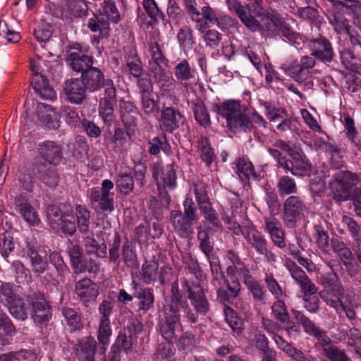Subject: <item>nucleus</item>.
I'll use <instances>...</instances> for the list:
<instances>
[{
	"mask_svg": "<svg viewBox=\"0 0 361 361\" xmlns=\"http://www.w3.org/2000/svg\"><path fill=\"white\" fill-rule=\"evenodd\" d=\"M235 164L237 173L242 181L259 180V176L255 172L253 164L248 159L240 157L235 161Z\"/></svg>",
	"mask_w": 361,
	"mask_h": 361,
	"instance_id": "58836bf2",
	"label": "nucleus"
},
{
	"mask_svg": "<svg viewBox=\"0 0 361 361\" xmlns=\"http://www.w3.org/2000/svg\"><path fill=\"white\" fill-rule=\"evenodd\" d=\"M276 189L280 197L293 195L298 192L295 179L288 175H282L278 178Z\"/></svg>",
	"mask_w": 361,
	"mask_h": 361,
	"instance_id": "c03bdc74",
	"label": "nucleus"
},
{
	"mask_svg": "<svg viewBox=\"0 0 361 361\" xmlns=\"http://www.w3.org/2000/svg\"><path fill=\"white\" fill-rule=\"evenodd\" d=\"M0 297L6 302L9 312L13 316L25 313L23 312L24 301L14 293L11 283H3L0 286Z\"/></svg>",
	"mask_w": 361,
	"mask_h": 361,
	"instance_id": "b1692460",
	"label": "nucleus"
},
{
	"mask_svg": "<svg viewBox=\"0 0 361 361\" xmlns=\"http://www.w3.org/2000/svg\"><path fill=\"white\" fill-rule=\"evenodd\" d=\"M47 219L53 229H59L64 214L60 207L56 204H49L47 207Z\"/></svg>",
	"mask_w": 361,
	"mask_h": 361,
	"instance_id": "4d7b16f0",
	"label": "nucleus"
},
{
	"mask_svg": "<svg viewBox=\"0 0 361 361\" xmlns=\"http://www.w3.org/2000/svg\"><path fill=\"white\" fill-rule=\"evenodd\" d=\"M121 260L127 268L135 269L138 267L135 242L126 239L121 248Z\"/></svg>",
	"mask_w": 361,
	"mask_h": 361,
	"instance_id": "e433bc0d",
	"label": "nucleus"
},
{
	"mask_svg": "<svg viewBox=\"0 0 361 361\" xmlns=\"http://www.w3.org/2000/svg\"><path fill=\"white\" fill-rule=\"evenodd\" d=\"M176 168L178 166L174 161L171 164H166L164 168H161L160 164H154L152 166V173L153 178L158 181V176L161 171V180L163 185L169 188V189H174L176 185ZM157 186H159V183L157 182Z\"/></svg>",
	"mask_w": 361,
	"mask_h": 361,
	"instance_id": "5701e85b",
	"label": "nucleus"
},
{
	"mask_svg": "<svg viewBox=\"0 0 361 361\" xmlns=\"http://www.w3.org/2000/svg\"><path fill=\"white\" fill-rule=\"evenodd\" d=\"M182 286L188 293V298L196 312L201 314L207 313L209 305L202 286L197 282L185 279L182 282Z\"/></svg>",
	"mask_w": 361,
	"mask_h": 361,
	"instance_id": "f8f14e48",
	"label": "nucleus"
},
{
	"mask_svg": "<svg viewBox=\"0 0 361 361\" xmlns=\"http://www.w3.org/2000/svg\"><path fill=\"white\" fill-rule=\"evenodd\" d=\"M87 27L93 32H99V37H108L109 36V22L103 15H94L88 20Z\"/></svg>",
	"mask_w": 361,
	"mask_h": 361,
	"instance_id": "79ce46f5",
	"label": "nucleus"
},
{
	"mask_svg": "<svg viewBox=\"0 0 361 361\" xmlns=\"http://www.w3.org/2000/svg\"><path fill=\"white\" fill-rule=\"evenodd\" d=\"M267 152L276 161V166L281 168L285 172H290L293 176L302 178L310 176L312 172V163L303 150L298 147L290 157L287 158L281 151L269 147Z\"/></svg>",
	"mask_w": 361,
	"mask_h": 361,
	"instance_id": "f03ea898",
	"label": "nucleus"
},
{
	"mask_svg": "<svg viewBox=\"0 0 361 361\" xmlns=\"http://www.w3.org/2000/svg\"><path fill=\"white\" fill-rule=\"evenodd\" d=\"M257 305H265L269 298L265 288L254 276L243 282Z\"/></svg>",
	"mask_w": 361,
	"mask_h": 361,
	"instance_id": "c9c22d12",
	"label": "nucleus"
},
{
	"mask_svg": "<svg viewBox=\"0 0 361 361\" xmlns=\"http://www.w3.org/2000/svg\"><path fill=\"white\" fill-rule=\"evenodd\" d=\"M177 39L183 49H191L195 44L192 30L187 25H184L179 29L177 33Z\"/></svg>",
	"mask_w": 361,
	"mask_h": 361,
	"instance_id": "bf43d9fd",
	"label": "nucleus"
},
{
	"mask_svg": "<svg viewBox=\"0 0 361 361\" xmlns=\"http://www.w3.org/2000/svg\"><path fill=\"white\" fill-rule=\"evenodd\" d=\"M132 289L134 290V297L139 299V310L146 312L154 307V296L152 290L140 286L135 280L132 281Z\"/></svg>",
	"mask_w": 361,
	"mask_h": 361,
	"instance_id": "c756f323",
	"label": "nucleus"
},
{
	"mask_svg": "<svg viewBox=\"0 0 361 361\" xmlns=\"http://www.w3.org/2000/svg\"><path fill=\"white\" fill-rule=\"evenodd\" d=\"M249 247L259 255H262L269 262L276 260V255L269 248V243L265 235L251 224L244 238Z\"/></svg>",
	"mask_w": 361,
	"mask_h": 361,
	"instance_id": "6e6552de",
	"label": "nucleus"
},
{
	"mask_svg": "<svg viewBox=\"0 0 361 361\" xmlns=\"http://www.w3.org/2000/svg\"><path fill=\"white\" fill-rule=\"evenodd\" d=\"M65 5L69 13L75 17L87 16V4L85 0H66Z\"/></svg>",
	"mask_w": 361,
	"mask_h": 361,
	"instance_id": "13d9d810",
	"label": "nucleus"
},
{
	"mask_svg": "<svg viewBox=\"0 0 361 361\" xmlns=\"http://www.w3.org/2000/svg\"><path fill=\"white\" fill-rule=\"evenodd\" d=\"M34 171L39 179L47 186L54 188L58 185L59 176L55 169L41 164L36 165Z\"/></svg>",
	"mask_w": 361,
	"mask_h": 361,
	"instance_id": "ea45409f",
	"label": "nucleus"
},
{
	"mask_svg": "<svg viewBox=\"0 0 361 361\" xmlns=\"http://www.w3.org/2000/svg\"><path fill=\"white\" fill-rule=\"evenodd\" d=\"M116 186L121 193L129 195L134 188L133 177L130 173L120 172L116 180Z\"/></svg>",
	"mask_w": 361,
	"mask_h": 361,
	"instance_id": "864d4df0",
	"label": "nucleus"
},
{
	"mask_svg": "<svg viewBox=\"0 0 361 361\" xmlns=\"http://www.w3.org/2000/svg\"><path fill=\"white\" fill-rule=\"evenodd\" d=\"M342 123L346 130L345 135L351 144L361 152V135H359L353 118L349 114H344Z\"/></svg>",
	"mask_w": 361,
	"mask_h": 361,
	"instance_id": "a19ab883",
	"label": "nucleus"
},
{
	"mask_svg": "<svg viewBox=\"0 0 361 361\" xmlns=\"http://www.w3.org/2000/svg\"><path fill=\"white\" fill-rule=\"evenodd\" d=\"M159 270V262L154 259L145 260L142 265V279L146 284L156 281Z\"/></svg>",
	"mask_w": 361,
	"mask_h": 361,
	"instance_id": "49530a36",
	"label": "nucleus"
},
{
	"mask_svg": "<svg viewBox=\"0 0 361 361\" xmlns=\"http://www.w3.org/2000/svg\"><path fill=\"white\" fill-rule=\"evenodd\" d=\"M285 267L289 271L291 277L300 286L303 295L317 293L318 289L314 283L312 282L306 273L295 262L287 260Z\"/></svg>",
	"mask_w": 361,
	"mask_h": 361,
	"instance_id": "a211bd4d",
	"label": "nucleus"
},
{
	"mask_svg": "<svg viewBox=\"0 0 361 361\" xmlns=\"http://www.w3.org/2000/svg\"><path fill=\"white\" fill-rule=\"evenodd\" d=\"M358 181V176L350 171L345 172L341 178H335L330 183L329 186L334 199L337 202L348 200L351 194V188Z\"/></svg>",
	"mask_w": 361,
	"mask_h": 361,
	"instance_id": "9d476101",
	"label": "nucleus"
},
{
	"mask_svg": "<svg viewBox=\"0 0 361 361\" xmlns=\"http://www.w3.org/2000/svg\"><path fill=\"white\" fill-rule=\"evenodd\" d=\"M84 87L80 78H71L65 80L63 91L69 102L79 105L82 104L87 98V90Z\"/></svg>",
	"mask_w": 361,
	"mask_h": 361,
	"instance_id": "4be33fe9",
	"label": "nucleus"
},
{
	"mask_svg": "<svg viewBox=\"0 0 361 361\" xmlns=\"http://www.w3.org/2000/svg\"><path fill=\"white\" fill-rule=\"evenodd\" d=\"M37 149L41 157L50 164L57 165L63 158L61 147L54 141L39 143Z\"/></svg>",
	"mask_w": 361,
	"mask_h": 361,
	"instance_id": "bb28decb",
	"label": "nucleus"
},
{
	"mask_svg": "<svg viewBox=\"0 0 361 361\" xmlns=\"http://www.w3.org/2000/svg\"><path fill=\"white\" fill-rule=\"evenodd\" d=\"M159 326L161 336L169 342L176 340V331L180 329L178 317H161Z\"/></svg>",
	"mask_w": 361,
	"mask_h": 361,
	"instance_id": "f704fd0d",
	"label": "nucleus"
},
{
	"mask_svg": "<svg viewBox=\"0 0 361 361\" xmlns=\"http://www.w3.org/2000/svg\"><path fill=\"white\" fill-rule=\"evenodd\" d=\"M75 293L83 302L94 300L99 295L96 284L88 278H84L75 283Z\"/></svg>",
	"mask_w": 361,
	"mask_h": 361,
	"instance_id": "7c9ffc66",
	"label": "nucleus"
},
{
	"mask_svg": "<svg viewBox=\"0 0 361 361\" xmlns=\"http://www.w3.org/2000/svg\"><path fill=\"white\" fill-rule=\"evenodd\" d=\"M119 114L121 122L128 130L137 126L140 112L133 102L123 99L119 101Z\"/></svg>",
	"mask_w": 361,
	"mask_h": 361,
	"instance_id": "393cba45",
	"label": "nucleus"
},
{
	"mask_svg": "<svg viewBox=\"0 0 361 361\" xmlns=\"http://www.w3.org/2000/svg\"><path fill=\"white\" fill-rule=\"evenodd\" d=\"M307 207L302 197L297 195L289 196L283 202L282 219L287 228H293L304 216Z\"/></svg>",
	"mask_w": 361,
	"mask_h": 361,
	"instance_id": "0eeeda50",
	"label": "nucleus"
},
{
	"mask_svg": "<svg viewBox=\"0 0 361 361\" xmlns=\"http://www.w3.org/2000/svg\"><path fill=\"white\" fill-rule=\"evenodd\" d=\"M185 116L179 110L173 107H163L159 118V126L162 131L173 133L183 125Z\"/></svg>",
	"mask_w": 361,
	"mask_h": 361,
	"instance_id": "6ab92c4d",
	"label": "nucleus"
},
{
	"mask_svg": "<svg viewBox=\"0 0 361 361\" xmlns=\"http://www.w3.org/2000/svg\"><path fill=\"white\" fill-rule=\"evenodd\" d=\"M75 216L77 226L79 231L85 234L90 231L91 213L85 206L78 204L75 206Z\"/></svg>",
	"mask_w": 361,
	"mask_h": 361,
	"instance_id": "a18cd8bd",
	"label": "nucleus"
},
{
	"mask_svg": "<svg viewBox=\"0 0 361 361\" xmlns=\"http://www.w3.org/2000/svg\"><path fill=\"white\" fill-rule=\"evenodd\" d=\"M264 281L268 290L274 296L275 298L281 299L286 295L285 292L274 278L273 274L266 273Z\"/></svg>",
	"mask_w": 361,
	"mask_h": 361,
	"instance_id": "0e129e2a",
	"label": "nucleus"
},
{
	"mask_svg": "<svg viewBox=\"0 0 361 361\" xmlns=\"http://www.w3.org/2000/svg\"><path fill=\"white\" fill-rule=\"evenodd\" d=\"M322 345L326 356L329 361H348L349 357L344 350L338 349L336 346L330 345L329 338H323Z\"/></svg>",
	"mask_w": 361,
	"mask_h": 361,
	"instance_id": "8fccbe9b",
	"label": "nucleus"
},
{
	"mask_svg": "<svg viewBox=\"0 0 361 361\" xmlns=\"http://www.w3.org/2000/svg\"><path fill=\"white\" fill-rule=\"evenodd\" d=\"M102 15L114 24H117L121 20V13L115 0H104Z\"/></svg>",
	"mask_w": 361,
	"mask_h": 361,
	"instance_id": "603ef678",
	"label": "nucleus"
},
{
	"mask_svg": "<svg viewBox=\"0 0 361 361\" xmlns=\"http://www.w3.org/2000/svg\"><path fill=\"white\" fill-rule=\"evenodd\" d=\"M343 222L347 226L348 231L355 239L358 250L356 251L357 262L361 264V225H359L353 218L348 216L343 217Z\"/></svg>",
	"mask_w": 361,
	"mask_h": 361,
	"instance_id": "37998d69",
	"label": "nucleus"
},
{
	"mask_svg": "<svg viewBox=\"0 0 361 361\" xmlns=\"http://www.w3.org/2000/svg\"><path fill=\"white\" fill-rule=\"evenodd\" d=\"M212 109L226 121L227 127L233 132L251 131L253 127L250 116L242 110L240 101L227 99L222 103H214Z\"/></svg>",
	"mask_w": 361,
	"mask_h": 361,
	"instance_id": "f257e3e1",
	"label": "nucleus"
},
{
	"mask_svg": "<svg viewBox=\"0 0 361 361\" xmlns=\"http://www.w3.org/2000/svg\"><path fill=\"white\" fill-rule=\"evenodd\" d=\"M31 84L35 92L42 99L52 100L56 97V92L45 75L32 74Z\"/></svg>",
	"mask_w": 361,
	"mask_h": 361,
	"instance_id": "2f4dec72",
	"label": "nucleus"
},
{
	"mask_svg": "<svg viewBox=\"0 0 361 361\" xmlns=\"http://www.w3.org/2000/svg\"><path fill=\"white\" fill-rule=\"evenodd\" d=\"M149 144L148 152L151 155L159 154L161 149L165 153H168L170 150V145L164 137L162 138L155 137L149 141Z\"/></svg>",
	"mask_w": 361,
	"mask_h": 361,
	"instance_id": "69168bd1",
	"label": "nucleus"
},
{
	"mask_svg": "<svg viewBox=\"0 0 361 361\" xmlns=\"http://www.w3.org/2000/svg\"><path fill=\"white\" fill-rule=\"evenodd\" d=\"M166 13L169 20L175 24L180 23L183 18V13L176 0H169Z\"/></svg>",
	"mask_w": 361,
	"mask_h": 361,
	"instance_id": "338daca9",
	"label": "nucleus"
},
{
	"mask_svg": "<svg viewBox=\"0 0 361 361\" xmlns=\"http://www.w3.org/2000/svg\"><path fill=\"white\" fill-rule=\"evenodd\" d=\"M264 230L269 235L274 245L280 249L286 247V233L281 221L274 216L264 217Z\"/></svg>",
	"mask_w": 361,
	"mask_h": 361,
	"instance_id": "aec40b11",
	"label": "nucleus"
},
{
	"mask_svg": "<svg viewBox=\"0 0 361 361\" xmlns=\"http://www.w3.org/2000/svg\"><path fill=\"white\" fill-rule=\"evenodd\" d=\"M114 183L111 180L105 179L102 187H93L87 190L91 207L98 213H111L114 210V193L111 192Z\"/></svg>",
	"mask_w": 361,
	"mask_h": 361,
	"instance_id": "39448f33",
	"label": "nucleus"
},
{
	"mask_svg": "<svg viewBox=\"0 0 361 361\" xmlns=\"http://www.w3.org/2000/svg\"><path fill=\"white\" fill-rule=\"evenodd\" d=\"M308 46L311 55L324 63H330L334 58V51L331 42L324 36L319 35L309 40Z\"/></svg>",
	"mask_w": 361,
	"mask_h": 361,
	"instance_id": "f3484780",
	"label": "nucleus"
},
{
	"mask_svg": "<svg viewBox=\"0 0 361 361\" xmlns=\"http://www.w3.org/2000/svg\"><path fill=\"white\" fill-rule=\"evenodd\" d=\"M14 204L23 219L30 225L37 226L40 223L39 215L28 200L22 194L15 197Z\"/></svg>",
	"mask_w": 361,
	"mask_h": 361,
	"instance_id": "a878e982",
	"label": "nucleus"
},
{
	"mask_svg": "<svg viewBox=\"0 0 361 361\" xmlns=\"http://www.w3.org/2000/svg\"><path fill=\"white\" fill-rule=\"evenodd\" d=\"M97 343L92 337H87L75 346V357L79 361H94Z\"/></svg>",
	"mask_w": 361,
	"mask_h": 361,
	"instance_id": "72a5a7b5",
	"label": "nucleus"
},
{
	"mask_svg": "<svg viewBox=\"0 0 361 361\" xmlns=\"http://www.w3.org/2000/svg\"><path fill=\"white\" fill-rule=\"evenodd\" d=\"M111 334L112 330L109 317H102L98 329V341L103 345H108Z\"/></svg>",
	"mask_w": 361,
	"mask_h": 361,
	"instance_id": "680f3d73",
	"label": "nucleus"
},
{
	"mask_svg": "<svg viewBox=\"0 0 361 361\" xmlns=\"http://www.w3.org/2000/svg\"><path fill=\"white\" fill-rule=\"evenodd\" d=\"M329 22L337 34H346L351 29L347 18L339 12L334 13L329 18Z\"/></svg>",
	"mask_w": 361,
	"mask_h": 361,
	"instance_id": "6e6d98bb",
	"label": "nucleus"
},
{
	"mask_svg": "<svg viewBox=\"0 0 361 361\" xmlns=\"http://www.w3.org/2000/svg\"><path fill=\"white\" fill-rule=\"evenodd\" d=\"M173 74L176 82L184 88H188L195 80L196 71L186 59L181 60L174 66Z\"/></svg>",
	"mask_w": 361,
	"mask_h": 361,
	"instance_id": "c85d7f7f",
	"label": "nucleus"
},
{
	"mask_svg": "<svg viewBox=\"0 0 361 361\" xmlns=\"http://www.w3.org/2000/svg\"><path fill=\"white\" fill-rule=\"evenodd\" d=\"M71 266L76 274L85 273V271L90 274L97 273L99 269V267L94 259H88L83 255Z\"/></svg>",
	"mask_w": 361,
	"mask_h": 361,
	"instance_id": "de8ad7c7",
	"label": "nucleus"
},
{
	"mask_svg": "<svg viewBox=\"0 0 361 361\" xmlns=\"http://www.w3.org/2000/svg\"><path fill=\"white\" fill-rule=\"evenodd\" d=\"M142 5L145 13L138 16V20L142 27L153 28L160 20H165V14L155 0H143Z\"/></svg>",
	"mask_w": 361,
	"mask_h": 361,
	"instance_id": "2eb2a0df",
	"label": "nucleus"
},
{
	"mask_svg": "<svg viewBox=\"0 0 361 361\" xmlns=\"http://www.w3.org/2000/svg\"><path fill=\"white\" fill-rule=\"evenodd\" d=\"M160 42L161 39L159 34L150 33L146 43V48L150 57L149 70L158 82L166 80L167 73L162 66H167L169 63Z\"/></svg>",
	"mask_w": 361,
	"mask_h": 361,
	"instance_id": "20e7f679",
	"label": "nucleus"
},
{
	"mask_svg": "<svg viewBox=\"0 0 361 361\" xmlns=\"http://www.w3.org/2000/svg\"><path fill=\"white\" fill-rule=\"evenodd\" d=\"M188 305L186 301L177 300L171 299L166 301L164 305L163 311L166 316H178L182 310L183 314H185L188 312Z\"/></svg>",
	"mask_w": 361,
	"mask_h": 361,
	"instance_id": "5fc2aeb1",
	"label": "nucleus"
},
{
	"mask_svg": "<svg viewBox=\"0 0 361 361\" xmlns=\"http://www.w3.org/2000/svg\"><path fill=\"white\" fill-rule=\"evenodd\" d=\"M83 242L87 254H94L97 257L100 258L106 257L107 248L104 243L99 244L96 239L92 236L86 237Z\"/></svg>",
	"mask_w": 361,
	"mask_h": 361,
	"instance_id": "09e8293b",
	"label": "nucleus"
},
{
	"mask_svg": "<svg viewBox=\"0 0 361 361\" xmlns=\"http://www.w3.org/2000/svg\"><path fill=\"white\" fill-rule=\"evenodd\" d=\"M39 245L37 242H29L25 248V255L30 259L33 272L39 276L47 269V263L39 254Z\"/></svg>",
	"mask_w": 361,
	"mask_h": 361,
	"instance_id": "cd10ccee",
	"label": "nucleus"
},
{
	"mask_svg": "<svg viewBox=\"0 0 361 361\" xmlns=\"http://www.w3.org/2000/svg\"><path fill=\"white\" fill-rule=\"evenodd\" d=\"M130 130L121 127L115 128L114 135L108 140L106 145L118 156L124 155L131 145Z\"/></svg>",
	"mask_w": 361,
	"mask_h": 361,
	"instance_id": "412c9836",
	"label": "nucleus"
},
{
	"mask_svg": "<svg viewBox=\"0 0 361 361\" xmlns=\"http://www.w3.org/2000/svg\"><path fill=\"white\" fill-rule=\"evenodd\" d=\"M183 212L180 210L170 212V221L173 231L181 238H188L194 233L193 226L197 222V206L191 197L183 201Z\"/></svg>",
	"mask_w": 361,
	"mask_h": 361,
	"instance_id": "7ed1b4c3",
	"label": "nucleus"
},
{
	"mask_svg": "<svg viewBox=\"0 0 361 361\" xmlns=\"http://www.w3.org/2000/svg\"><path fill=\"white\" fill-rule=\"evenodd\" d=\"M226 274L229 279H224V283L233 297L239 296L241 291V284L236 274L243 279V282L253 276L250 274L248 264L243 261L235 267H228Z\"/></svg>",
	"mask_w": 361,
	"mask_h": 361,
	"instance_id": "ddd939ff",
	"label": "nucleus"
},
{
	"mask_svg": "<svg viewBox=\"0 0 361 361\" xmlns=\"http://www.w3.org/2000/svg\"><path fill=\"white\" fill-rule=\"evenodd\" d=\"M273 21L274 25L278 27L279 32L283 37L288 39L296 49L302 48L304 40L300 33L293 31L281 18H276Z\"/></svg>",
	"mask_w": 361,
	"mask_h": 361,
	"instance_id": "4c0bfd02",
	"label": "nucleus"
},
{
	"mask_svg": "<svg viewBox=\"0 0 361 361\" xmlns=\"http://www.w3.org/2000/svg\"><path fill=\"white\" fill-rule=\"evenodd\" d=\"M116 103V88L109 81L104 97L99 99V114L104 123L110 126L115 119L114 105Z\"/></svg>",
	"mask_w": 361,
	"mask_h": 361,
	"instance_id": "4468645a",
	"label": "nucleus"
},
{
	"mask_svg": "<svg viewBox=\"0 0 361 361\" xmlns=\"http://www.w3.org/2000/svg\"><path fill=\"white\" fill-rule=\"evenodd\" d=\"M319 283L323 287L322 290H334L336 288L342 286V284L338 279V275L334 272H329L321 275L319 278Z\"/></svg>",
	"mask_w": 361,
	"mask_h": 361,
	"instance_id": "052dcab7",
	"label": "nucleus"
},
{
	"mask_svg": "<svg viewBox=\"0 0 361 361\" xmlns=\"http://www.w3.org/2000/svg\"><path fill=\"white\" fill-rule=\"evenodd\" d=\"M199 209L204 218L214 227H221L219 214L213 208L210 201L198 205Z\"/></svg>",
	"mask_w": 361,
	"mask_h": 361,
	"instance_id": "3c124183",
	"label": "nucleus"
},
{
	"mask_svg": "<svg viewBox=\"0 0 361 361\" xmlns=\"http://www.w3.org/2000/svg\"><path fill=\"white\" fill-rule=\"evenodd\" d=\"M344 293L343 286L336 288L334 290L331 289L325 290H322L319 292V295L322 300L331 307H334L338 314L345 313L346 316H355L354 304L345 300L343 301L340 296Z\"/></svg>",
	"mask_w": 361,
	"mask_h": 361,
	"instance_id": "1a4fd4ad",
	"label": "nucleus"
},
{
	"mask_svg": "<svg viewBox=\"0 0 361 361\" xmlns=\"http://www.w3.org/2000/svg\"><path fill=\"white\" fill-rule=\"evenodd\" d=\"M87 91L94 92L104 88L106 90L109 81L111 82L112 86H115L114 81L110 79L104 78L103 72L98 68L92 66V68L83 71L80 78Z\"/></svg>",
	"mask_w": 361,
	"mask_h": 361,
	"instance_id": "dca6fc26",
	"label": "nucleus"
},
{
	"mask_svg": "<svg viewBox=\"0 0 361 361\" xmlns=\"http://www.w3.org/2000/svg\"><path fill=\"white\" fill-rule=\"evenodd\" d=\"M26 299L28 304L23 302L25 313H20L18 316H51L52 305L42 293L35 292L32 295H27Z\"/></svg>",
	"mask_w": 361,
	"mask_h": 361,
	"instance_id": "9b49d317",
	"label": "nucleus"
},
{
	"mask_svg": "<svg viewBox=\"0 0 361 361\" xmlns=\"http://www.w3.org/2000/svg\"><path fill=\"white\" fill-rule=\"evenodd\" d=\"M187 13L189 15L191 20L195 23V28L200 33H204L206 30L209 28V25L204 18L202 12H200L197 7L188 11Z\"/></svg>",
	"mask_w": 361,
	"mask_h": 361,
	"instance_id": "774afa93",
	"label": "nucleus"
},
{
	"mask_svg": "<svg viewBox=\"0 0 361 361\" xmlns=\"http://www.w3.org/2000/svg\"><path fill=\"white\" fill-rule=\"evenodd\" d=\"M188 105L192 110L194 118L202 127L207 128L211 126L212 121L207 108L201 98L188 102Z\"/></svg>",
	"mask_w": 361,
	"mask_h": 361,
	"instance_id": "473e14b6",
	"label": "nucleus"
},
{
	"mask_svg": "<svg viewBox=\"0 0 361 361\" xmlns=\"http://www.w3.org/2000/svg\"><path fill=\"white\" fill-rule=\"evenodd\" d=\"M89 48L80 43H74L69 47L66 62L75 72L83 71L93 66L94 57L89 54Z\"/></svg>",
	"mask_w": 361,
	"mask_h": 361,
	"instance_id": "423d86ee",
	"label": "nucleus"
},
{
	"mask_svg": "<svg viewBox=\"0 0 361 361\" xmlns=\"http://www.w3.org/2000/svg\"><path fill=\"white\" fill-rule=\"evenodd\" d=\"M12 267L15 269V280L17 283L25 284L31 280L30 271L20 261H14Z\"/></svg>",
	"mask_w": 361,
	"mask_h": 361,
	"instance_id": "e2e57ef3",
	"label": "nucleus"
}]
</instances>
